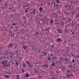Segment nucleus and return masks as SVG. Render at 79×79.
<instances>
[{
  "label": "nucleus",
  "mask_w": 79,
  "mask_h": 79,
  "mask_svg": "<svg viewBox=\"0 0 79 79\" xmlns=\"http://www.w3.org/2000/svg\"><path fill=\"white\" fill-rule=\"evenodd\" d=\"M2 59H4L3 61L2 62V64L3 65V67H8L10 68L11 66V64H7V63H8V57H4Z\"/></svg>",
  "instance_id": "f257e3e1"
},
{
  "label": "nucleus",
  "mask_w": 79,
  "mask_h": 79,
  "mask_svg": "<svg viewBox=\"0 0 79 79\" xmlns=\"http://www.w3.org/2000/svg\"><path fill=\"white\" fill-rule=\"evenodd\" d=\"M28 11H29V8H27V9L25 10V13H27V12H28Z\"/></svg>",
  "instance_id": "f03ea898"
},
{
  "label": "nucleus",
  "mask_w": 79,
  "mask_h": 79,
  "mask_svg": "<svg viewBox=\"0 0 79 79\" xmlns=\"http://www.w3.org/2000/svg\"><path fill=\"white\" fill-rule=\"evenodd\" d=\"M13 47V44L11 43L8 46V48H10V47Z\"/></svg>",
  "instance_id": "7ed1b4c3"
},
{
  "label": "nucleus",
  "mask_w": 79,
  "mask_h": 79,
  "mask_svg": "<svg viewBox=\"0 0 79 79\" xmlns=\"http://www.w3.org/2000/svg\"><path fill=\"white\" fill-rule=\"evenodd\" d=\"M54 64H55V63L53 62V63L52 64V65H51V66L52 67H53V66H56V65Z\"/></svg>",
  "instance_id": "20e7f679"
},
{
  "label": "nucleus",
  "mask_w": 79,
  "mask_h": 79,
  "mask_svg": "<svg viewBox=\"0 0 79 79\" xmlns=\"http://www.w3.org/2000/svg\"><path fill=\"white\" fill-rule=\"evenodd\" d=\"M57 41L58 42H61V39H58L57 40Z\"/></svg>",
  "instance_id": "39448f33"
},
{
  "label": "nucleus",
  "mask_w": 79,
  "mask_h": 79,
  "mask_svg": "<svg viewBox=\"0 0 79 79\" xmlns=\"http://www.w3.org/2000/svg\"><path fill=\"white\" fill-rule=\"evenodd\" d=\"M23 48H24V50H26V48H27V46H24L23 47Z\"/></svg>",
  "instance_id": "423d86ee"
},
{
  "label": "nucleus",
  "mask_w": 79,
  "mask_h": 79,
  "mask_svg": "<svg viewBox=\"0 0 79 79\" xmlns=\"http://www.w3.org/2000/svg\"><path fill=\"white\" fill-rule=\"evenodd\" d=\"M25 76H26V77H29V75L28 73H27Z\"/></svg>",
  "instance_id": "0eeeda50"
},
{
  "label": "nucleus",
  "mask_w": 79,
  "mask_h": 79,
  "mask_svg": "<svg viewBox=\"0 0 79 79\" xmlns=\"http://www.w3.org/2000/svg\"><path fill=\"white\" fill-rule=\"evenodd\" d=\"M54 5H55V6H58V4H55V3H54Z\"/></svg>",
  "instance_id": "6e6552de"
},
{
  "label": "nucleus",
  "mask_w": 79,
  "mask_h": 79,
  "mask_svg": "<svg viewBox=\"0 0 79 79\" xmlns=\"http://www.w3.org/2000/svg\"><path fill=\"white\" fill-rule=\"evenodd\" d=\"M58 31H59L60 34H61V31L60 30V29H57Z\"/></svg>",
  "instance_id": "1a4fd4ad"
},
{
  "label": "nucleus",
  "mask_w": 79,
  "mask_h": 79,
  "mask_svg": "<svg viewBox=\"0 0 79 79\" xmlns=\"http://www.w3.org/2000/svg\"><path fill=\"white\" fill-rule=\"evenodd\" d=\"M53 60H55V59H56V60H57V59H58V58H57V57H54L53 58Z\"/></svg>",
  "instance_id": "9d476101"
},
{
  "label": "nucleus",
  "mask_w": 79,
  "mask_h": 79,
  "mask_svg": "<svg viewBox=\"0 0 79 79\" xmlns=\"http://www.w3.org/2000/svg\"><path fill=\"white\" fill-rule=\"evenodd\" d=\"M72 25L71 26V27H73L74 26H75V25H76V23H74V24H73V23H72Z\"/></svg>",
  "instance_id": "9b49d317"
},
{
  "label": "nucleus",
  "mask_w": 79,
  "mask_h": 79,
  "mask_svg": "<svg viewBox=\"0 0 79 79\" xmlns=\"http://www.w3.org/2000/svg\"><path fill=\"white\" fill-rule=\"evenodd\" d=\"M23 65L24 66V68H26V65H25V64H23Z\"/></svg>",
  "instance_id": "f8f14e48"
},
{
  "label": "nucleus",
  "mask_w": 79,
  "mask_h": 79,
  "mask_svg": "<svg viewBox=\"0 0 79 79\" xmlns=\"http://www.w3.org/2000/svg\"><path fill=\"white\" fill-rule=\"evenodd\" d=\"M52 60V59L50 57H48V60H49V61H50V60Z\"/></svg>",
  "instance_id": "ddd939ff"
},
{
  "label": "nucleus",
  "mask_w": 79,
  "mask_h": 79,
  "mask_svg": "<svg viewBox=\"0 0 79 79\" xmlns=\"http://www.w3.org/2000/svg\"><path fill=\"white\" fill-rule=\"evenodd\" d=\"M71 20H72V19H69V21H69L68 23H70V22H71Z\"/></svg>",
  "instance_id": "4468645a"
},
{
  "label": "nucleus",
  "mask_w": 79,
  "mask_h": 79,
  "mask_svg": "<svg viewBox=\"0 0 79 79\" xmlns=\"http://www.w3.org/2000/svg\"><path fill=\"white\" fill-rule=\"evenodd\" d=\"M56 3H59V1H58V0H56Z\"/></svg>",
  "instance_id": "2eb2a0df"
},
{
  "label": "nucleus",
  "mask_w": 79,
  "mask_h": 79,
  "mask_svg": "<svg viewBox=\"0 0 79 79\" xmlns=\"http://www.w3.org/2000/svg\"><path fill=\"white\" fill-rule=\"evenodd\" d=\"M72 76V75L70 74L69 75H67V77H69V76Z\"/></svg>",
  "instance_id": "dca6fc26"
},
{
  "label": "nucleus",
  "mask_w": 79,
  "mask_h": 79,
  "mask_svg": "<svg viewBox=\"0 0 79 79\" xmlns=\"http://www.w3.org/2000/svg\"><path fill=\"white\" fill-rule=\"evenodd\" d=\"M38 34H39V32H36L35 35H38Z\"/></svg>",
  "instance_id": "f3484780"
},
{
  "label": "nucleus",
  "mask_w": 79,
  "mask_h": 79,
  "mask_svg": "<svg viewBox=\"0 0 79 79\" xmlns=\"http://www.w3.org/2000/svg\"><path fill=\"white\" fill-rule=\"evenodd\" d=\"M37 50H38V49L37 48H35V49L34 50V51H35V52H37Z\"/></svg>",
  "instance_id": "a211bd4d"
},
{
  "label": "nucleus",
  "mask_w": 79,
  "mask_h": 79,
  "mask_svg": "<svg viewBox=\"0 0 79 79\" xmlns=\"http://www.w3.org/2000/svg\"><path fill=\"white\" fill-rule=\"evenodd\" d=\"M39 10L40 11H42V8L41 7H40V8L39 9Z\"/></svg>",
  "instance_id": "6ab92c4d"
},
{
  "label": "nucleus",
  "mask_w": 79,
  "mask_h": 79,
  "mask_svg": "<svg viewBox=\"0 0 79 79\" xmlns=\"http://www.w3.org/2000/svg\"><path fill=\"white\" fill-rule=\"evenodd\" d=\"M53 21H54L53 20H50L51 23H53Z\"/></svg>",
  "instance_id": "aec40b11"
},
{
  "label": "nucleus",
  "mask_w": 79,
  "mask_h": 79,
  "mask_svg": "<svg viewBox=\"0 0 79 79\" xmlns=\"http://www.w3.org/2000/svg\"><path fill=\"white\" fill-rule=\"evenodd\" d=\"M75 61V60H74V59H73L72 60V62H73V63H74Z\"/></svg>",
  "instance_id": "412c9836"
},
{
  "label": "nucleus",
  "mask_w": 79,
  "mask_h": 79,
  "mask_svg": "<svg viewBox=\"0 0 79 79\" xmlns=\"http://www.w3.org/2000/svg\"><path fill=\"white\" fill-rule=\"evenodd\" d=\"M9 76L7 75L6 77H7V78H9Z\"/></svg>",
  "instance_id": "4be33fe9"
},
{
  "label": "nucleus",
  "mask_w": 79,
  "mask_h": 79,
  "mask_svg": "<svg viewBox=\"0 0 79 79\" xmlns=\"http://www.w3.org/2000/svg\"><path fill=\"white\" fill-rule=\"evenodd\" d=\"M28 65H29V67H31V64H28Z\"/></svg>",
  "instance_id": "5701e85b"
},
{
  "label": "nucleus",
  "mask_w": 79,
  "mask_h": 79,
  "mask_svg": "<svg viewBox=\"0 0 79 79\" xmlns=\"http://www.w3.org/2000/svg\"><path fill=\"white\" fill-rule=\"evenodd\" d=\"M79 14H78V15H76V16L77 17H79Z\"/></svg>",
  "instance_id": "b1692460"
},
{
  "label": "nucleus",
  "mask_w": 79,
  "mask_h": 79,
  "mask_svg": "<svg viewBox=\"0 0 79 79\" xmlns=\"http://www.w3.org/2000/svg\"><path fill=\"white\" fill-rule=\"evenodd\" d=\"M9 10H11V7H9L8 8Z\"/></svg>",
  "instance_id": "393cba45"
},
{
  "label": "nucleus",
  "mask_w": 79,
  "mask_h": 79,
  "mask_svg": "<svg viewBox=\"0 0 79 79\" xmlns=\"http://www.w3.org/2000/svg\"><path fill=\"white\" fill-rule=\"evenodd\" d=\"M16 55L17 56H18V55H19L18 54V53H16Z\"/></svg>",
  "instance_id": "a878e982"
},
{
  "label": "nucleus",
  "mask_w": 79,
  "mask_h": 79,
  "mask_svg": "<svg viewBox=\"0 0 79 79\" xmlns=\"http://www.w3.org/2000/svg\"><path fill=\"white\" fill-rule=\"evenodd\" d=\"M16 64H17V65H19V63H18V62H16Z\"/></svg>",
  "instance_id": "bb28decb"
},
{
  "label": "nucleus",
  "mask_w": 79,
  "mask_h": 79,
  "mask_svg": "<svg viewBox=\"0 0 79 79\" xmlns=\"http://www.w3.org/2000/svg\"><path fill=\"white\" fill-rule=\"evenodd\" d=\"M19 75H16V77H19Z\"/></svg>",
  "instance_id": "cd10ccee"
},
{
  "label": "nucleus",
  "mask_w": 79,
  "mask_h": 79,
  "mask_svg": "<svg viewBox=\"0 0 79 79\" xmlns=\"http://www.w3.org/2000/svg\"><path fill=\"white\" fill-rule=\"evenodd\" d=\"M27 64H29V62L27 61Z\"/></svg>",
  "instance_id": "c85d7f7f"
},
{
  "label": "nucleus",
  "mask_w": 79,
  "mask_h": 79,
  "mask_svg": "<svg viewBox=\"0 0 79 79\" xmlns=\"http://www.w3.org/2000/svg\"><path fill=\"white\" fill-rule=\"evenodd\" d=\"M46 65H46V64L43 65V66H44V67H45V66L46 67Z\"/></svg>",
  "instance_id": "c756f323"
},
{
  "label": "nucleus",
  "mask_w": 79,
  "mask_h": 79,
  "mask_svg": "<svg viewBox=\"0 0 79 79\" xmlns=\"http://www.w3.org/2000/svg\"><path fill=\"white\" fill-rule=\"evenodd\" d=\"M65 32H67V30H66V29H65Z\"/></svg>",
  "instance_id": "7c9ffc66"
},
{
  "label": "nucleus",
  "mask_w": 79,
  "mask_h": 79,
  "mask_svg": "<svg viewBox=\"0 0 79 79\" xmlns=\"http://www.w3.org/2000/svg\"><path fill=\"white\" fill-rule=\"evenodd\" d=\"M32 13H34V15H35V12H34L33 11L32 12Z\"/></svg>",
  "instance_id": "2f4dec72"
},
{
  "label": "nucleus",
  "mask_w": 79,
  "mask_h": 79,
  "mask_svg": "<svg viewBox=\"0 0 79 79\" xmlns=\"http://www.w3.org/2000/svg\"><path fill=\"white\" fill-rule=\"evenodd\" d=\"M46 68H48V65H47L46 66Z\"/></svg>",
  "instance_id": "473e14b6"
},
{
  "label": "nucleus",
  "mask_w": 79,
  "mask_h": 79,
  "mask_svg": "<svg viewBox=\"0 0 79 79\" xmlns=\"http://www.w3.org/2000/svg\"><path fill=\"white\" fill-rule=\"evenodd\" d=\"M10 32L11 34H12V31H10Z\"/></svg>",
  "instance_id": "72a5a7b5"
},
{
  "label": "nucleus",
  "mask_w": 79,
  "mask_h": 79,
  "mask_svg": "<svg viewBox=\"0 0 79 79\" xmlns=\"http://www.w3.org/2000/svg\"><path fill=\"white\" fill-rule=\"evenodd\" d=\"M11 74V72H8V74Z\"/></svg>",
  "instance_id": "f704fd0d"
},
{
  "label": "nucleus",
  "mask_w": 79,
  "mask_h": 79,
  "mask_svg": "<svg viewBox=\"0 0 79 79\" xmlns=\"http://www.w3.org/2000/svg\"><path fill=\"white\" fill-rule=\"evenodd\" d=\"M39 16H42V14H39Z\"/></svg>",
  "instance_id": "c9c22d12"
},
{
  "label": "nucleus",
  "mask_w": 79,
  "mask_h": 79,
  "mask_svg": "<svg viewBox=\"0 0 79 79\" xmlns=\"http://www.w3.org/2000/svg\"><path fill=\"white\" fill-rule=\"evenodd\" d=\"M65 62H67V59H65Z\"/></svg>",
  "instance_id": "e433bc0d"
},
{
  "label": "nucleus",
  "mask_w": 79,
  "mask_h": 79,
  "mask_svg": "<svg viewBox=\"0 0 79 79\" xmlns=\"http://www.w3.org/2000/svg\"><path fill=\"white\" fill-rule=\"evenodd\" d=\"M13 25L14 26H15V25H16V24H15L14 23H13Z\"/></svg>",
  "instance_id": "4c0bfd02"
},
{
  "label": "nucleus",
  "mask_w": 79,
  "mask_h": 79,
  "mask_svg": "<svg viewBox=\"0 0 79 79\" xmlns=\"http://www.w3.org/2000/svg\"><path fill=\"white\" fill-rule=\"evenodd\" d=\"M65 7H68V6H65Z\"/></svg>",
  "instance_id": "58836bf2"
},
{
  "label": "nucleus",
  "mask_w": 79,
  "mask_h": 79,
  "mask_svg": "<svg viewBox=\"0 0 79 79\" xmlns=\"http://www.w3.org/2000/svg\"><path fill=\"white\" fill-rule=\"evenodd\" d=\"M77 58H79V56H77Z\"/></svg>",
  "instance_id": "ea45409f"
},
{
  "label": "nucleus",
  "mask_w": 79,
  "mask_h": 79,
  "mask_svg": "<svg viewBox=\"0 0 79 79\" xmlns=\"http://www.w3.org/2000/svg\"><path fill=\"white\" fill-rule=\"evenodd\" d=\"M46 31H48V29H46Z\"/></svg>",
  "instance_id": "a19ab883"
},
{
  "label": "nucleus",
  "mask_w": 79,
  "mask_h": 79,
  "mask_svg": "<svg viewBox=\"0 0 79 79\" xmlns=\"http://www.w3.org/2000/svg\"><path fill=\"white\" fill-rule=\"evenodd\" d=\"M66 27H68V25H66Z\"/></svg>",
  "instance_id": "79ce46f5"
},
{
  "label": "nucleus",
  "mask_w": 79,
  "mask_h": 79,
  "mask_svg": "<svg viewBox=\"0 0 79 79\" xmlns=\"http://www.w3.org/2000/svg\"><path fill=\"white\" fill-rule=\"evenodd\" d=\"M44 55H46V53H45L44 52Z\"/></svg>",
  "instance_id": "37998d69"
},
{
  "label": "nucleus",
  "mask_w": 79,
  "mask_h": 79,
  "mask_svg": "<svg viewBox=\"0 0 79 79\" xmlns=\"http://www.w3.org/2000/svg\"><path fill=\"white\" fill-rule=\"evenodd\" d=\"M72 34H74V33L73 32Z\"/></svg>",
  "instance_id": "c03bdc74"
},
{
  "label": "nucleus",
  "mask_w": 79,
  "mask_h": 79,
  "mask_svg": "<svg viewBox=\"0 0 79 79\" xmlns=\"http://www.w3.org/2000/svg\"><path fill=\"white\" fill-rule=\"evenodd\" d=\"M51 56H53V55L52 54Z\"/></svg>",
  "instance_id": "a18cd8bd"
},
{
  "label": "nucleus",
  "mask_w": 79,
  "mask_h": 79,
  "mask_svg": "<svg viewBox=\"0 0 79 79\" xmlns=\"http://www.w3.org/2000/svg\"><path fill=\"white\" fill-rule=\"evenodd\" d=\"M33 66V64H31V66Z\"/></svg>",
  "instance_id": "49530a36"
},
{
  "label": "nucleus",
  "mask_w": 79,
  "mask_h": 79,
  "mask_svg": "<svg viewBox=\"0 0 79 79\" xmlns=\"http://www.w3.org/2000/svg\"><path fill=\"white\" fill-rule=\"evenodd\" d=\"M70 71H67V73H69Z\"/></svg>",
  "instance_id": "de8ad7c7"
},
{
  "label": "nucleus",
  "mask_w": 79,
  "mask_h": 79,
  "mask_svg": "<svg viewBox=\"0 0 79 79\" xmlns=\"http://www.w3.org/2000/svg\"><path fill=\"white\" fill-rule=\"evenodd\" d=\"M63 20H64V19H65V18H63Z\"/></svg>",
  "instance_id": "09e8293b"
},
{
  "label": "nucleus",
  "mask_w": 79,
  "mask_h": 79,
  "mask_svg": "<svg viewBox=\"0 0 79 79\" xmlns=\"http://www.w3.org/2000/svg\"><path fill=\"white\" fill-rule=\"evenodd\" d=\"M23 6H24V7H25V5H23Z\"/></svg>",
  "instance_id": "8fccbe9b"
},
{
  "label": "nucleus",
  "mask_w": 79,
  "mask_h": 79,
  "mask_svg": "<svg viewBox=\"0 0 79 79\" xmlns=\"http://www.w3.org/2000/svg\"><path fill=\"white\" fill-rule=\"evenodd\" d=\"M48 5H50V3H48Z\"/></svg>",
  "instance_id": "3c124183"
},
{
  "label": "nucleus",
  "mask_w": 79,
  "mask_h": 79,
  "mask_svg": "<svg viewBox=\"0 0 79 79\" xmlns=\"http://www.w3.org/2000/svg\"><path fill=\"white\" fill-rule=\"evenodd\" d=\"M17 79H19V77H18V78H17Z\"/></svg>",
  "instance_id": "603ef678"
},
{
  "label": "nucleus",
  "mask_w": 79,
  "mask_h": 79,
  "mask_svg": "<svg viewBox=\"0 0 79 79\" xmlns=\"http://www.w3.org/2000/svg\"><path fill=\"white\" fill-rule=\"evenodd\" d=\"M25 6H26V7H27V5H25Z\"/></svg>",
  "instance_id": "864d4df0"
},
{
  "label": "nucleus",
  "mask_w": 79,
  "mask_h": 79,
  "mask_svg": "<svg viewBox=\"0 0 79 79\" xmlns=\"http://www.w3.org/2000/svg\"><path fill=\"white\" fill-rule=\"evenodd\" d=\"M75 23H75H73V24H74Z\"/></svg>",
  "instance_id": "5fc2aeb1"
},
{
  "label": "nucleus",
  "mask_w": 79,
  "mask_h": 79,
  "mask_svg": "<svg viewBox=\"0 0 79 79\" xmlns=\"http://www.w3.org/2000/svg\"><path fill=\"white\" fill-rule=\"evenodd\" d=\"M10 58H12V56H10Z\"/></svg>",
  "instance_id": "6e6d98bb"
},
{
  "label": "nucleus",
  "mask_w": 79,
  "mask_h": 79,
  "mask_svg": "<svg viewBox=\"0 0 79 79\" xmlns=\"http://www.w3.org/2000/svg\"><path fill=\"white\" fill-rule=\"evenodd\" d=\"M13 55H14V54H13V53H12V56H13Z\"/></svg>",
  "instance_id": "4d7b16f0"
},
{
  "label": "nucleus",
  "mask_w": 79,
  "mask_h": 79,
  "mask_svg": "<svg viewBox=\"0 0 79 79\" xmlns=\"http://www.w3.org/2000/svg\"><path fill=\"white\" fill-rule=\"evenodd\" d=\"M4 5H5L6 6V4H4Z\"/></svg>",
  "instance_id": "13d9d810"
},
{
  "label": "nucleus",
  "mask_w": 79,
  "mask_h": 79,
  "mask_svg": "<svg viewBox=\"0 0 79 79\" xmlns=\"http://www.w3.org/2000/svg\"><path fill=\"white\" fill-rule=\"evenodd\" d=\"M1 49H3V48H1Z\"/></svg>",
  "instance_id": "bf43d9fd"
},
{
  "label": "nucleus",
  "mask_w": 79,
  "mask_h": 79,
  "mask_svg": "<svg viewBox=\"0 0 79 79\" xmlns=\"http://www.w3.org/2000/svg\"><path fill=\"white\" fill-rule=\"evenodd\" d=\"M13 35H15V34L14 33L13 34Z\"/></svg>",
  "instance_id": "052dcab7"
},
{
  "label": "nucleus",
  "mask_w": 79,
  "mask_h": 79,
  "mask_svg": "<svg viewBox=\"0 0 79 79\" xmlns=\"http://www.w3.org/2000/svg\"><path fill=\"white\" fill-rule=\"evenodd\" d=\"M44 5V3H42V5Z\"/></svg>",
  "instance_id": "680f3d73"
},
{
  "label": "nucleus",
  "mask_w": 79,
  "mask_h": 79,
  "mask_svg": "<svg viewBox=\"0 0 79 79\" xmlns=\"http://www.w3.org/2000/svg\"><path fill=\"white\" fill-rule=\"evenodd\" d=\"M18 51H16V53H18Z\"/></svg>",
  "instance_id": "e2e57ef3"
},
{
  "label": "nucleus",
  "mask_w": 79,
  "mask_h": 79,
  "mask_svg": "<svg viewBox=\"0 0 79 79\" xmlns=\"http://www.w3.org/2000/svg\"><path fill=\"white\" fill-rule=\"evenodd\" d=\"M20 21H21V22H22V20H20Z\"/></svg>",
  "instance_id": "0e129e2a"
},
{
  "label": "nucleus",
  "mask_w": 79,
  "mask_h": 79,
  "mask_svg": "<svg viewBox=\"0 0 79 79\" xmlns=\"http://www.w3.org/2000/svg\"><path fill=\"white\" fill-rule=\"evenodd\" d=\"M52 79H55V78H52Z\"/></svg>",
  "instance_id": "69168bd1"
},
{
  "label": "nucleus",
  "mask_w": 79,
  "mask_h": 79,
  "mask_svg": "<svg viewBox=\"0 0 79 79\" xmlns=\"http://www.w3.org/2000/svg\"><path fill=\"white\" fill-rule=\"evenodd\" d=\"M39 53H40V50H39Z\"/></svg>",
  "instance_id": "338daca9"
},
{
  "label": "nucleus",
  "mask_w": 79,
  "mask_h": 79,
  "mask_svg": "<svg viewBox=\"0 0 79 79\" xmlns=\"http://www.w3.org/2000/svg\"><path fill=\"white\" fill-rule=\"evenodd\" d=\"M5 31H6V29H5Z\"/></svg>",
  "instance_id": "774afa93"
}]
</instances>
